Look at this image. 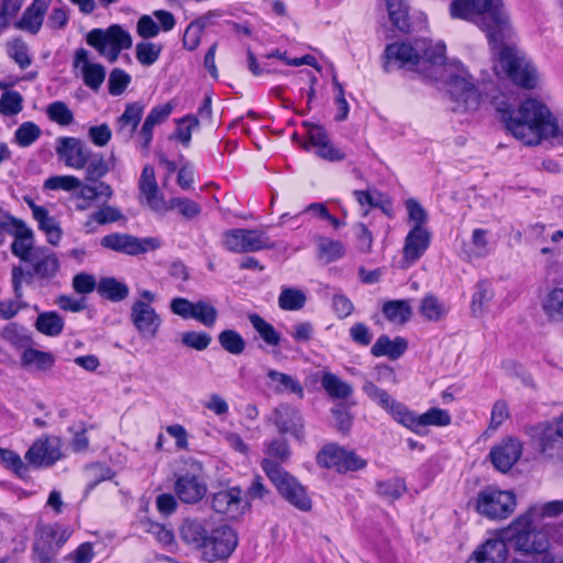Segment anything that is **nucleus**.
Listing matches in <instances>:
<instances>
[{
    "instance_id": "13d9d810",
    "label": "nucleus",
    "mask_w": 563,
    "mask_h": 563,
    "mask_svg": "<svg viewBox=\"0 0 563 563\" xmlns=\"http://www.w3.org/2000/svg\"><path fill=\"white\" fill-rule=\"evenodd\" d=\"M51 121L59 125H69L74 121V114L64 101H54L46 108Z\"/></svg>"
},
{
    "instance_id": "864d4df0",
    "label": "nucleus",
    "mask_w": 563,
    "mask_h": 563,
    "mask_svg": "<svg viewBox=\"0 0 563 563\" xmlns=\"http://www.w3.org/2000/svg\"><path fill=\"white\" fill-rule=\"evenodd\" d=\"M305 303L306 296L297 288H284L278 298L279 308L287 311L299 310Z\"/></svg>"
},
{
    "instance_id": "37998d69",
    "label": "nucleus",
    "mask_w": 563,
    "mask_h": 563,
    "mask_svg": "<svg viewBox=\"0 0 563 563\" xmlns=\"http://www.w3.org/2000/svg\"><path fill=\"white\" fill-rule=\"evenodd\" d=\"M86 179L88 181H98L109 173V166L101 153L89 152L86 158L85 167Z\"/></svg>"
},
{
    "instance_id": "b1692460",
    "label": "nucleus",
    "mask_w": 563,
    "mask_h": 563,
    "mask_svg": "<svg viewBox=\"0 0 563 563\" xmlns=\"http://www.w3.org/2000/svg\"><path fill=\"white\" fill-rule=\"evenodd\" d=\"M25 265L30 275L40 278H51L55 276L59 268V262L55 253L44 246L38 247Z\"/></svg>"
},
{
    "instance_id": "423d86ee",
    "label": "nucleus",
    "mask_w": 563,
    "mask_h": 563,
    "mask_svg": "<svg viewBox=\"0 0 563 563\" xmlns=\"http://www.w3.org/2000/svg\"><path fill=\"white\" fill-rule=\"evenodd\" d=\"M85 40L111 64L118 60L122 51L130 49L133 45L130 32L120 24H111L107 29H92L86 34Z\"/></svg>"
},
{
    "instance_id": "bf43d9fd",
    "label": "nucleus",
    "mask_w": 563,
    "mask_h": 563,
    "mask_svg": "<svg viewBox=\"0 0 563 563\" xmlns=\"http://www.w3.org/2000/svg\"><path fill=\"white\" fill-rule=\"evenodd\" d=\"M217 318L218 311L212 305L203 300L195 302L190 319H195L203 325L210 328L216 323Z\"/></svg>"
},
{
    "instance_id": "6e6552de",
    "label": "nucleus",
    "mask_w": 563,
    "mask_h": 563,
    "mask_svg": "<svg viewBox=\"0 0 563 563\" xmlns=\"http://www.w3.org/2000/svg\"><path fill=\"white\" fill-rule=\"evenodd\" d=\"M516 507V496L508 490L486 487L476 499V510L489 519H504L512 514Z\"/></svg>"
},
{
    "instance_id": "c756f323",
    "label": "nucleus",
    "mask_w": 563,
    "mask_h": 563,
    "mask_svg": "<svg viewBox=\"0 0 563 563\" xmlns=\"http://www.w3.org/2000/svg\"><path fill=\"white\" fill-rule=\"evenodd\" d=\"M78 295H87L92 291L110 301L118 302L129 295L126 284H73Z\"/></svg>"
},
{
    "instance_id": "ea45409f",
    "label": "nucleus",
    "mask_w": 563,
    "mask_h": 563,
    "mask_svg": "<svg viewBox=\"0 0 563 563\" xmlns=\"http://www.w3.org/2000/svg\"><path fill=\"white\" fill-rule=\"evenodd\" d=\"M21 363L23 366H34L38 371L46 372L54 366L55 357L49 352L29 347L23 351Z\"/></svg>"
},
{
    "instance_id": "8fccbe9b",
    "label": "nucleus",
    "mask_w": 563,
    "mask_h": 563,
    "mask_svg": "<svg viewBox=\"0 0 563 563\" xmlns=\"http://www.w3.org/2000/svg\"><path fill=\"white\" fill-rule=\"evenodd\" d=\"M7 54L12 58L22 69L27 68L32 64V58L29 53L26 43L16 37L7 43Z\"/></svg>"
},
{
    "instance_id": "a19ab883",
    "label": "nucleus",
    "mask_w": 563,
    "mask_h": 563,
    "mask_svg": "<svg viewBox=\"0 0 563 563\" xmlns=\"http://www.w3.org/2000/svg\"><path fill=\"white\" fill-rule=\"evenodd\" d=\"M317 247L319 258L328 263L340 260L345 254V246L342 242L325 236H318Z\"/></svg>"
},
{
    "instance_id": "680f3d73",
    "label": "nucleus",
    "mask_w": 563,
    "mask_h": 563,
    "mask_svg": "<svg viewBox=\"0 0 563 563\" xmlns=\"http://www.w3.org/2000/svg\"><path fill=\"white\" fill-rule=\"evenodd\" d=\"M81 187V180L73 175H58L47 178L44 188L48 190L71 191Z\"/></svg>"
},
{
    "instance_id": "603ef678",
    "label": "nucleus",
    "mask_w": 563,
    "mask_h": 563,
    "mask_svg": "<svg viewBox=\"0 0 563 563\" xmlns=\"http://www.w3.org/2000/svg\"><path fill=\"white\" fill-rule=\"evenodd\" d=\"M162 49L161 44L140 42L135 46V57L141 65L148 67L158 60Z\"/></svg>"
},
{
    "instance_id": "c9c22d12",
    "label": "nucleus",
    "mask_w": 563,
    "mask_h": 563,
    "mask_svg": "<svg viewBox=\"0 0 563 563\" xmlns=\"http://www.w3.org/2000/svg\"><path fill=\"white\" fill-rule=\"evenodd\" d=\"M35 220L38 229L46 234L47 242L57 245L62 239V229L54 217H51L46 208H36Z\"/></svg>"
},
{
    "instance_id": "393cba45",
    "label": "nucleus",
    "mask_w": 563,
    "mask_h": 563,
    "mask_svg": "<svg viewBox=\"0 0 563 563\" xmlns=\"http://www.w3.org/2000/svg\"><path fill=\"white\" fill-rule=\"evenodd\" d=\"M175 493L183 503L196 504L205 497L207 485L198 476L186 473L176 479Z\"/></svg>"
},
{
    "instance_id": "5fc2aeb1",
    "label": "nucleus",
    "mask_w": 563,
    "mask_h": 563,
    "mask_svg": "<svg viewBox=\"0 0 563 563\" xmlns=\"http://www.w3.org/2000/svg\"><path fill=\"white\" fill-rule=\"evenodd\" d=\"M87 474L89 482L87 484L86 492L89 493L95 489L101 482L112 479L115 473L106 464L95 463L87 467Z\"/></svg>"
},
{
    "instance_id": "39448f33",
    "label": "nucleus",
    "mask_w": 563,
    "mask_h": 563,
    "mask_svg": "<svg viewBox=\"0 0 563 563\" xmlns=\"http://www.w3.org/2000/svg\"><path fill=\"white\" fill-rule=\"evenodd\" d=\"M534 510L537 509L530 508L525 515L512 522L511 530L514 534L511 541L516 551L526 554H540V559H542L544 555H551L548 553L550 542L548 533L538 527L533 520Z\"/></svg>"
},
{
    "instance_id": "1a4fd4ad",
    "label": "nucleus",
    "mask_w": 563,
    "mask_h": 563,
    "mask_svg": "<svg viewBox=\"0 0 563 563\" xmlns=\"http://www.w3.org/2000/svg\"><path fill=\"white\" fill-rule=\"evenodd\" d=\"M0 225L3 230L14 238L11 244V253L22 263H26L33 253L40 246H35L34 233L26 223L11 214H5L0 219Z\"/></svg>"
},
{
    "instance_id": "f8f14e48",
    "label": "nucleus",
    "mask_w": 563,
    "mask_h": 563,
    "mask_svg": "<svg viewBox=\"0 0 563 563\" xmlns=\"http://www.w3.org/2000/svg\"><path fill=\"white\" fill-rule=\"evenodd\" d=\"M280 434H289L299 443L306 438L305 420L299 409L290 404H279L268 417Z\"/></svg>"
},
{
    "instance_id": "0e129e2a",
    "label": "nucleus",
    "mask_w": 563,
    "mask_h": 563,
    "mask_svg": "<svg viewBox=\"0 0 563 563\" xmlns=\"http://www.w3.org/2000/svg\"><path fill=\"white\" fill-rule=\"evenodd\" d=\"M0 463L20 477L27 474V466L23 463L20 455L12 450L0 448Z\"/></svg>"
},
{
    "instance_id": "c03bdc74",
    "label": "nucleus",
    "mask_w": 563,
    "mask_h": 563,
    "mask_svg": "<svg viewBox=\"0 0 563 563\" xmlns=\"http://www.w3.org/2000/svg\"><path fill=\"white\" fill-rule=\"evenodd\" d=\"M343 448L335 443L324 445L317 454V464L324 468H334L339 472L341 457L343 456Z\"/></svg>"
},
{
    "instance_id": "338daca9",
    "label": "nucleus",
    "mask_w": 563,
    "mask_h": 563,
    "mask_svg": "<svg viewBox=\"0 0 563 563\" xmlns=\"http://www.w3.org/2000/svg\"><path fill=\"white\" fill-rule=\"evenodd\" d=\"M144 526L145 531L152 534L156 539V541L159 542L162 545L167 547L174 543V533L166 526L151 520L146 521Z\"/></svg>"
},
{
    "instance_id": "72a5a7b5",
    "label": "nucleus",
    "mask_w": 563,
    "mask_h": 563,
    "mask_svg": "<svg viewBox=\"0 0 563 563\" xmlns=\"http://www.w3.org/2000/svg\"><path fill=\"white\" fill-rule=\"evenodd\" d=\"M267 377L271 380V388L275 394L280 395L289 393L298 396L300 399L303 398V387L296 377L276 369H268Z\"/></svg>"
},
{
    "instance_id": "aec40b11",
    "label": "nucleus",
    "mask_w": 563,
    "mask_h": 563,
    "mask_svg": "<svg viewBox=\"0 0 563 563\" xmlns=\"http://www.w3.org/2000/svg\"><path fill=\"white\" fill-rule=\"evenodd\" d=\"M245 503L242 499L240 487L222 489L212 495L211 506L218 514H222L230 519H236L243 514Z\"/></svg>"
},
{
    "instance_id": "20e7f679",
    "label": "nucleus",
    "mask_w": 563,
    "mask_h": 563,
    "mask_svg": "<svg viewBox=\"0 0 563 563\" xmlns=\"http://www.w3.org/2000/svg\"><path fill=\"white\" fill-rule=\"evenodd\" d=\"M262 468L287 503L300 511L311 510L312 500L306 487L294 475L271 459L262 461Z\"/></svg>"
},
{
    "instance_id": "9d476101",
    "label": "nucleus",
    "mask_w": 563,
    "mask_h": 563,
    "mask_svg": "<svg viewBox=\"0 0 563 563\" xmlns=\"http://www.w3.org/2000/svg\"><path fill=\"white\" fill-rule=\"evenodd\" d=\"M236 545L238 536L231 527L227 525L214 527L212 523L202 553L207 561L214 562L229 558Z\"/></svg>"
},
{
    "instance_id": "5701e85b",
    "label": "nucleus",
    "mask_w": 563,
    "mask_h": 563,
    "mask_svg": "<svg viewBox=\"0 0 563 563\" xmlns=\"http://www.w3.org/2000/svg\"><path fill=\"white\" fill-rule=\"evenodd\" d=\"M88 51L78 48L74 55V67L81 66L84 84L93 91H98L106 78V68L100 63H90L88 60Z\"/></svg>"
},
{
    "instance_id": "6ab92c4d",
    "label": "nucleus",
    "mask_w": 563,
    "mask_h": 563,
    "mask_svg": "<svg viewBox=\"0 0 563 563\" xmlns=\"http://www.w3.org/2000/svg\"><path fill=\"white\" fill-rule=\"evenodd\" d=\"M145 106L141 101L125 104L123 113L117 118L114 128L115 135L123 142L137 137V128L142 121Z\"/></svg>"
},
{
    "instance_id": "473e14b6",
    "label": "nucleus",
    "mask_w": 563,
    "mask_h": 563,
    "mask_svg": "<svg viewBox=\"0 0 563 563\" xmlns=\"http://www.w3.org/2000/svg\"><path fill=\"white\" fill-rule=\"evenodd\" d=\"M450 307L434 294H427L418 307L419 314L428 322H440L449 314Z\"/></svg>"
},
{
    "instance_id": "f3484780",
    "label": "nucleus",
    "mask_w": 563,
    "mask_h": 563,
    "mask_svg": "<svg viewBox=\"0 0 563 563\" xmlns=\"http://www.w3.org/2000/svg\"><path fill=\"white\" fill-rule=\"evenodd\" d=\"M56 154L67 167L82 169L86 158L91 151L80 139L73 136H60L56 140Z\"/></svg>"
},
{
    "instance_id": "ddd939ff",
    "label": "nucleus",
    "mask_w": 563,
    "mask_h": 563,
    "mask_svg": "<svg viewBox=\"0 0 563 563\" xmlns=\"http://www.w3.org/2000/svg\"><path fill=\"white\" fill-rule=\"evenodd\" d=\"M446 84L451 98L460 103L465 111L478 108L481 95L466 71L460 70L459 74L450 75Z\"/></svg>"
},
{
    "instance_id": "f704fd0d",
    "label": "nucleus",
    "mask_w": 563,
    "mask_h": 563,
    "mask_svg": "<svg viewBox=\"0 0 563 563\" xmlns=\"http://www.w3.org/2000/svg\"><path fill=\"white\" fill-rule=\"evenodd\" d=\"M382 311L388 321L398 324L407 323L412 316L410 301L406 299L388 300L383 305Z\"/></svg>"
},
{
    "instance_id": "f03ea898",
    "label": "nucleus",
    "mask_w": 563,
    "mask_h": 563,
    "mask_svg": "<svg viewBox=\"0 0 563 563\" xmlns=\"http://www.w3.org/2000/svg\"><path fill=\"white\" fill-rule=\"evenodd\" d=\"M497 111L505 128L516 139L527 145L539 144L542 139L558 134V123L549 108L534 98L526 99L518 110H512L507 102H499Z\"/></svg>"
},
{
    "instance_id": "7c9ffc66",
    "label": "nucleus",
    "mask_w": 563,
    "mask_h": 563,
    "mask_svg": "<svg viewBox=\"0 0 563 563\" xmlns=\"http://www.w3.org/2000/svg\"><path fill=\"white\" fill-rule=\"evenodd\" d=\"M540 302L549 322H563V288H547L540 298Z\"/></svg>"
},
{
    "instance_id": "2eb2a0df",
    "label": "nucleus",
    "mask_w": 563,
    "mask_h": 563,
    "mask_svg": "<svg viewBox=\"0 0 563 563\" xmlns=\"http://www.w3.org/2000/svg\"><path fill=\"white\" fill-rule=\"evenodd\" d=\"M60 448L57 437L40 438L25 453V460L35 467L52 466L62 457Z\"/></svg>"
},
{
    "instance_id": "3c124183",
    "label": "nucleus",
    "mask_w": 563,
    "mask_h": 563,
    "mask_svg": "<svg viewBox=\"0 0 563 563\" xmlns=\"http://www.w3.org/2000/svg\"><path fill=\"white\" fill-rule=\"evenodd\" d=\"M42 134L41 128L32 121L20 124L14 132V142L21 147H29L36 142Z\"/></svg>"
},
{
    "instance_id": "de8ad7c7",
    "label": "nucleus",
    "mask_w": 563,
    "mask_h": 563,
    "mask_svg": "<svg viewBox=\"0 0 563 563\" xmlns=\"http://www.w3.org/2000/svg\"><path fill=\"white\" fill-rule=\"evenodd\" d=\"M451 423V416L448 410L437 407L430 408L424 413L418 416V434L421 433V428L427 426L446 427Z\"/></svg>"
},
{
    "instance_id": "a878e982",
    "label": "nucleus",
    "mask_w": 563,
    "mask_h": 563,
    "mask_svg": "<svg viewBox=\"0 0 563 563\" xmlns=\"http://www.w3.org/2000/svg\"><path fill=\"white\" fill-rule=\"evenodd\" d=\"M508 547L501 539H488L470 556L467 563H506Z\"/></svg>"
},
{
    "instance_id": "9b49d317",
    "label": "nucleus",
    "mask_w": 563,
    "mask_h": 563,
    "mask_svg": "<svg viewBox=\"0 0 563 563\" xmlns=\"http://www.w3.org/2000/svg\"><path fill=\"white\" fill-rule=\"evenodd\" d=\"M101 245L119 253L135 256L157 250L161 246V241L153 236L137 238L125 233H111L101 239Z\"/></svg>"
},
{
    "instance_id": "774afa93",
    "label": "nucleus",
    "mask_w": 563,
    "mask_h": 563,
    "mask_svg": "<svg viewBox=\"0 0 563 563\" xmlns=\"http://www.w3.org/2000/svg\"><path fill=\"white\" fill-rule=\"evenodd\" d=\"M211 335L207 332L188 331L181 334V343L196 351L206 350L211 343Z\"/></svg>"
},
{
    "instance_id": "09e8293b",
    "label": "nucleus",
    "mask_w": 563,
    "mask_h": 563,
    "mask_svg": "<svg viewBox=\"0 0 563 563\" xmlns=\"http://www.w3.org/2000/svg\"><path fill=\"white\" fill-rule=\"evenodd\" d=\"M221 347L230 354L240 355L244 352L246 343L243 336L235 330H223L218 336Z\"/></svg>"
},
{
    "instance_id": "4be33fe9",
    "label": "nucleus",
    "mask_w": 563,
    "mask_h": 563,
    "mask_svg": "<svg viewBox=\"0 0 563 563\" xmlns=\"http://www.w3.org/2000/svg\"><path fill=\"white\" fill-rule=\"evenodd\" d=\"M212 523L206 518H186L179 527L180 539L186 544L202 551Z\"/></svg>"
},
{
    "instance_id": "7ed1b4c3",
    "label": "nucleus",
    "mask_w": 563,
    "mask_h": 563,
    "mask_svg": "<svg viewBox=\"0 0 563 563\" xmlns=\"http://www.w3.org/2000/svg\"><path fill=\"white\" fill-rule=\"evenodd\" d=\"M384 57L386 73L395 66L431 77V69L445 62V45L442 42L433 44L426 38L416 40L413 44L395 42L386 46Z\"/></svg>"
},
{
    "instance_id": "a18cd8bd",
    "label": "nucleus",
    "mask_w": 563,
    "mask_h": 563,
    "mask_svg": "<svg viewBox=\"0 0 563 563\" xmlns=\"http://www.w3.org/2000/svg\"><path fill=\"white\" fill-rule=\"evenodd\" d=\"M386 410L393 416V418L404 427L410 429L413 432H418V416L409 410L405 405L393 400Z\"/></svg>"
},
{
    "instance_id": "6e6d98bb",
    "label": "nucleus",
    "mask_w": 563,
    "mask_h": 563,
    "mask_svg": "<svg viewBox=\"0 0 563 563\" xmlns=\"http://www.w3.org/2000/svg\"><path fill=\"white\" fill-rule=\"evenodd\" d=\"M122 218L123 214L118 208L109 206L104 202L98 210L89 216V219L85 225L89 227L92 222L104 225L107 223L117 222Z\"/></svg>"
},
{
    "instance_id": "cd10ccee",
    "label": "nucleus",
    "mask_w": 563,
    "mask_h": 563,
    "mask_svg": "<svg viewBox=\"0 0 563 563\" xmlns=\"http://www.w3.org/2000/svg\"><path fill=\"white\" fill-rule=\"evenodd\" d=\"M52 0H33L14 26L31 34H37Z\"/></svg>"
},
{
    "instance_id": "e2e57ef3",
    "label": "nucleus",
    "mask_w": 563,
    "mask_h": 563,
    "mask_svg": "<svg viewBox=\"0 0 563 563\" xmlns=\"http://www.w3.org/2000/svg\"><path fill=\"white\" fill-rule=\"evenodd\" d=\"M407 490L406 484L400 478H390L384 482L377 483V493L388 499H398Z\"/></svg>"
},
{
    "instance_id": "bb28decb",
    "label": "nucleus",
    "mask_w": 563,
    "mask_h": 563,
    "mask_svg": "<svg viewBox=\"0 0 563 563\" xmlns=\"http://www.w3.org/2000/svg\"><path fill=\"white\" fill-rule=\"evenodd\" d=\"M532 438L542 453L553 455L563 448V438L553 422H542L532 429Z\"/></svg>"
},
{
    "instance_id": "f257e3e1",
    "label": "nucleus",
    "mask_w": 563,
    "mask_h": 563,
    "mask_svg": "<svg viewBox=\"0 0 563 563\" xmlns=\"http://www.w3.org/2000/svg\"><path fill=\"white\" fill-rule=\"evenodd\" d=\"M450 14L453 19L466 20L477 25L486 33L492 49H499L498 63L495 65L497 75L503 73L525 89L537 87V69L526 55L516 47L501 45L508 31L503 0H452Z\"/></svg>"
},
{
    "instance_id": "4d7b16f0",
    "label": "nucleus",
    "mask_w": 563,
    "mask_h": 563,
    "mask_svg": "<svg viewBox=\"0 0 563 563\" xmlns=\"http://www.w3.org/2000/svg\"><path fill=\"white\" fill-rule=\"evenodd\" d=\"M22 103L23 97L19 91H5L0 98V113L3 115H15L22 111Z\"/></svg>"
},
{
    "instance_id": "4c0bfd02",
    "label": "nucleus",
    "mask_w": 563,
    "mask_h": 563,
    "mask_svg": "<svg viewBox=\"0 0 563 563\" xmlns=\"http://www.w3.org/2000/svg\"><path fill=\"white\" fill-rule=\"evenodd\" d=\"M247 319L261 339L269 346H278L282 341L280 333L260 314L253 312Z\"/></svg>"
},
{
    "instance_id": "a211bd4d",
    "label": "nucleus",
    "mask_w": 563,
    "mask_h": 563,
    "mask_svg": "<svg viewBox=\"0 0 563 563\" xmlns=\"http://www.w3.org/2000/svg\"><path fill=\"white\" fill-rule=\"evenodd\" d=\"M131 321L144 339H154L161 327V318L147 302L136 300L131 308Z\"/></svg>"
},
{
    "instance_id": "412c9836",
    "label": "nucleus",
    "mask_w": 563,
    "mask_h": 563,
    "mask_svg": "<svg viewBox=\"0 0 563 563\" xmlns=\"http://www.w3.org/2000/svg\"><path fill=\"white\" fill-rule=\"evenodd\" d=\"M521 453V443L516 439L507 438L492 448L489 457L496 470L506 473L520 459Z\"/></svg>"
},
{
    "instance_id": "79ce46f5",
    "label": "nucleus",
    "mask_w": 563,
    "mask_h": 563,
    "mask_svg": "<svg viewBox=\"0 0 563 563\" xmlns=\"http://www.w3.org/2000/svg\"><path fill=\"white\" fill-rule=\"evenodd\" d=\"M35 328L45 335L56 336L64 329V320L57 312H42L37 316Z\"/></svg>"
},
{
    "instance_id": "2f4dec72",
    "label": "nucleus",
    "mask_w": 563,
    "mask_h": 563,
    "mask_svg": "<svg viewBox=\"0 0 563 563\" xmlns=\"http://www.w3.org/2000/svg\"><path fill=\"white\" fill-rule=\"evenodd\" d=\"M408 347L405 338L397 336L390 340L388 335L382 334L371 347V353L375 357L387 356L389 360H398Z\"/></svg>"
},
{
    "instance_id": "dca6fc26",
    "label": "nucleus",
    "mask_w": 563,
    "mask_h": 563,
    "mask_svg": "<svg viewBox=\"0 0 563 563\" xmlns=\"http://www.w3.org/2000/svg\"><path fill=\"white\" fill-rule=\"evenodd\" d=\"M67 538L66 531L56 526L43 527L33 543V559L55 560Z\"/></svg>"
},
{
    "instance_id": "69168bd1",
    "label": "nucleus",
    "mask_w": 563,
    "mask_h": 563,
    "mask_svg": "<svg viewBox=\"0 0 563 563\" xmlns=\"http://www.w3.org/2000/svg\"><path fill=\"white\" fill-rule=\"evenodd\" d=\"M130 82L131 76L125 70L121 68L112 69L108 79L109 93L111 96L122 95Z\"/></svg>"
},
{
    "instance_id": "49530a36",
    "label": "nucleus",
    "mask_w": 563,
    "mask_h": 563,
    "mask_svg": "<svg viewBox=\"0 0 563 563\" xmlns=\"http://www.w3.org/2000/svg\"><path fill=\"white\" fill-rule=\"evenodd\" d=\"M78 189L77 197L84 201L92 202L101 198L108 201L113 196L111 186L103 181H100L97 186L81 183V187H78Z\"/></svg>"
},
{
    "instance_id": "052dcab7",
    "label": "nucleus",
    "mask_w": 563,
    "mask_h": 563,
    "mask_svg": "<svg viewBox=\"0 0 563 563\" xmlns=\"http://www.w3.org/2000/svg\"><path fill=\"white\" fill-rule=\"evenodd\" d=\"M387 10L390 21L398 30L406 31L409 27L407 7L401 0H387Z\"/></svg>"
},
{
    "instance_id": "4468645a",
    "label": "nucleus",
    "mask_w": 563,
    "mask_h": 563,
    "mask_svg": "<svg viewBox=\"0 0 563 563\" xmlns=\"http://www.w3.org/2000/svg\"><path fill=\"white\" fill-rule=\"evenodd\" d=\"M174 110L172 102L153 107L145 117L135 139V146L143 154H148L154 137V128L166 122Z\"/></svg>"
},
{
    "instance_id": "0eeeda50",
    "label": "nucleus",
    "mask_w": 563,
    "mask_h": 563,
    "mask_svg": "<svg viewBox=\"0 0 563 563\" xmlns=\"http://www.w3.org/2000/svg\"><path fill=\"white\" fill-rule=\"evenodd\" d=\"M223 246L234 253H249L275 247L263 230L231 229L222 234Z\"/></svg>"
},
{
    "instance_id": "e433bc0d",
    "label": "nucleus",
    "mask_w": 563,
    "mask_h": 563,
    "mask_svg": "<svg viewBox=\"0 0 563 563\" xmlns=\"http://www.w3.org/2000/svg\"><path fill=\"white\" fill-rule=\"evenodd\" d=\"M321 386L329 397L334 399H346L353 393V388L350 384L330 372L323 373L321 377Z\"/></svg>"
},
{
    "instance_id": "c85d7f7f",
    "label": "nucleus",
    "mask_w": 563,
    "mask_h": 563,
    "mask_svg": "<svg viewBox=\"0 0 563 563\" xmlns=\"http://www.w3.org/2000/svg\"><path fill=\"white\" fill-rule=\"evenodd\" d=\"M431 233L426 227H412L405 240L404 257L415 262L422 256L430 244Z\"/></svg>"
},
{
    "instance_id": "58836bf2",
    "label": "nucleus",
    "mask_w": 563,
    "mask_h": 563,
    "mask_svg": "<svg viewBox=\"0 0 563 563\" xmlns=\"http://www.w3.org/2000/svg\"><path fill=\"white\" fill-rule=\"evenodd\" d=\"M139 189L141 194L145 197L147 203L155 208L157 206V195H158V186L155 178L154 167L151 165H145L141 173Z\"/></svg>"
}]
</instances>
